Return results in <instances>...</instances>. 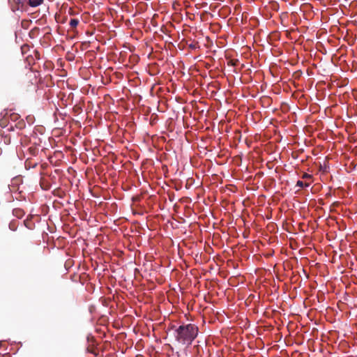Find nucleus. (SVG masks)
<instances>
[{"label":"nucleus","instance_id":"nucleus-1","mask_svg":"<svg viewBox=\"0 0 357 357\" xmlns=\"http://www.w3.org/2000/svg\"><path fill=\"white\" fill-rule=\"evenodd\" d=\"M198 328L195 324L180 326L176 331V339L183 344H190L197 336Z\"/></svg>","mask_w":357,"mask_h":357},{"label":"nucleus","instance_id":"nucleus-6","mask_svg":"<svg viewBox=\"0 0 357 357\" xmlns=\"http://www.w3.org/2000/svg\"><path fill=\"white\" fill-rule=\"evenodd\" d=\"M311 177H312V176L307 173L303 174V175L302 176L303 178H311Z\"/></svg>","mask_w":357,"mask_h":357},{"label":"nucleus","instance_id":"nucleus-4","mask_svg":"<svg viewBox=\"0 0 357 357\" xmlns=\"http://www.w3.org/2000/svg\"><path fill=\"white\" fill-rule=\"evenodd\" d=\"M79 24V20L77 19H71L70 21V25L72 28H75Z\"/></svg>","mask_w":357,"mask_h":357},{"label":"nucleus","instance_id":"nucleus-3","mask_svg":"<svg viewBox=\"0 0 357 357\" xmlns=\"http://www.w3.org/2000/svg\"><path fill=\"white\" fill-rule=\"evenodd\" d=\"M44 0H28L27 4L31 7H37L43 3Z\"/></svg>","mask_w":357,"mask_h":357},{"label":"nucleus","instance_id":"nucleus-5","mask_svg":"<svg viewBox=\"0 0 357 357\" xmlns=\"http://www.w3.org/2000/svg\"><path fill=\"white\" fill-rule=\"evenodd\" d=\"M296 185H297V186H299V187H301V188L303 187L304 185H305V187H308V186H309V183H305V184H304V183H303V181H297V183H296Z\"/></svg>","mask_w":357,"mask_h":357},{"label":"nucleus","instance_id":"nucleus-8","mask_svg":"<svg viewBox=\"0 0 357 357\" xmlns=\"http://www.w3.org/2000/svg\"><path fill=\"white\" fill-rule=\"evenodd\" d=\"M28 223H29V221L27 220L24 221V225H26V227L29 229H31L32 227L31 225H28Z\"/></svg>","mask_w":357,"mask_h":357},{"label":"nucleus","instance_id":"nucleus-2","mask_svg":"<svg viewBox=\"0 0 357 357\" xmlns=\"http://www.w3.org/2000/svg\"><path fill=\"white\" fill-rule=\"evenodd\" d=\"M15 3V6L12 5V10H19L23 9L24 6L27 3L28 0H13Z\"/></svg>","mask_w":357,"mask_h":357},{"label":"nucleus","instance_id":"nucleus-7","mask_svg":"<svg viewBox=\"0 0 357 357\" xmlns=\"http://www.w3.org/2000/svg\"><path fill=\"white\" fill-rule=\"evenodd\" d=\"M9 226L12 230H15L16 227L14 222H11Z\"/></svg>","mask_w":357,"mask_h":357}]
</instances>
